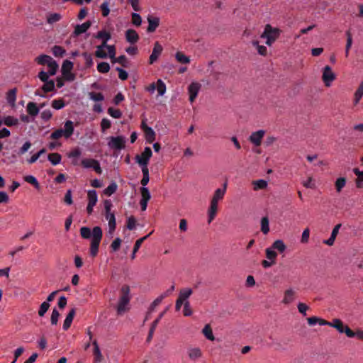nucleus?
I'll return each instance as SVG.
<instances>
[{
	"mask_svg": "<svg viewBox=\"0 0 363 363\" xmlns=\"http://www.w3.org/2000/svg\"><path fill=\"white\" fill-rule=\"evenodd\" d=\"M346 36H347V43L345 46V56L347 57L349 55L350 49L352 47V37L350 31L346 32Z\"/></svg>",
	"mask_w": 363,
	"mask_h": 363,
	"instance_id": "obj_52",
	"label": "nucleus"
},
{
	"mask_svg": "<svg viewBox=\"0 0 363 363\" xmlns=\"http://www.w3.org/2000/svg\"><path fill=\"white\" fill-rule=\"evenodd\" d=\"M121 291L122 294L116 308L118 315H122L128 310V305L130 301V288L128 286H122Z\"/></svg>",
	"mask_w": 363,
	"mask_h": 363,
	"instance_id": "obj_3",
	"label": "nucleus"
},
{
	"mask_svg": "<svg viewBox=\"0 0 363 363\" xmlns=\"http://www.w3.org/2000/svg\"><path fill=\"white\" fill-rule=\"evenodd\" d=\"M336 79L335 74L329 65L324 67L323 69L322 80L325 86L330 87L333 82Z\"/></svg>",
	"mask_w": 363,
	"mask_h": 363,
	"instance_id": "obj_9",
	"label": "nucleus"
},
{
	"mask_svg": "<svg viewBox=\"0 0 363 363\" xmlns=\"http://www.w3.org/2000/svg\"><path fill=\"white\" fill-rule=\"evenodd\" d=\"M188 356L190 359L195 361L202 357V352L199 347L190 348L188 350Z\"/></svg>",
	"mask_w": 363,
	"mask_h": 363,
	"instance_id": "obj_26",
	"label": "nucleus"
},
{
	"mask_svg": "<svg viewBox=\"0 0 363 363\" xmlns=\"http://www.w3.org/2000/svg\"><path fill=\"white\" fill-rule=\"evenodd\" d=\"M88 203L95 205L98 201V196L96 190H89L87 192Z\"/></svg>",
	"mask_w": 363,
	"mask_h": 363,
	"instance_id": "obj_38",
	"label": "nucleus"
},
{
	"mask_svg": "<svg viewBox=\"0 0 363 363\" xmlns=\"http://www.w3.org/2000/svg\"><path fill=\"white\" fill-rule=\"evenodd\" d=\"M142 172H143V177L140 181V183L143 185V187H145V186L148 184L149 180H150L148 168H143Z\"/></svg>",
	"mask_w": 363,
	"mask_h": 363,
	"instance_id": "obj_51",
	"label": "nucleus"
},
{
	"mask_svg": "<svg viewBox=\"0 0 363 363\" xmlns=\"http://www.w3.org/2000/svg\"><path fill=\"white\" fill-rule=\"evenodd\" d=\"M118 189V186L116 182H112L104 190V194L106 196H110L114 194Z\"/></svg>",
	"mask_w": 363,
	"mask_h": 363,
	"instance_id": "obj_44",
	"label": "nucleus"
},
{
	"mask_svg": "<svg viewBox=\"0 0 363 363\" xmlns=\"http://www.w3.org/2000/svg\"><path fill=\"white\" fill-rule=\"evenodd\" d=\"M89 98L94 101H101L104 99V95L101 92H90Z\"/></svg>",
	"mask_w": 363,
	"mask_h": 363,
	"instance_id": "obj_61",
	"label": "nucleus"
},
{
	"mask_svg": "<svg viewBox=\"0 0 363 363\" xmlns=\"http://www.w3.org/2000/svg\"><path fill=\"white\" fill-rule=\"evenodd\" d=\"M91 23L90 21H86L82 24H78L75 26L74 30L72 33V35L73 37H77L82 33H84L87 31V30L90 28Z\"/></svg>",
	"mask_w": 363,
	"mask_h": 363,
	"instance_id": "obj_16",
	"label": "nucleus"
},
{
	"mask_svg": "<svg viewBox=\"0 0 363 363\" xmlns=\"http://www.w3.org/2000/svg\"><path fill=\"white\" fill-rule=\"evenodd\" d=\"M280 33L281 30L279 28H273L271 25L267 24L261 38L266 39V44L271 46L279 38Z\"/></svg>",
	"mask_w": 363,
	"mask_h": 363,
	"instance_id": "obj_6",
	"label": "nucleus"
},
{
	"mask_svg": "<svg viewBox=\"0 0 363 363\" xmlns=\"http://www.w3.org/2000/svg\"><path fill=\"white\" fill-rule=\"evenodd\" d=\"M95 38L96 39L101 40L102 46H105V45H108V41L111 38V35L109 32L102 30L99 31L96 35Z\"/></svg>",
	"mask_w": 363,
	"mask_h": 363,
	"instance_id": "obj_17",
	"label": "nucleus"
},
{
	"mask_svg": "<svg viewBox=\"0 0 363 363\" xmlns=\"http://www.w3.org/2000/svg\"><path fill=\"white\" fill-rule=\"evenodd\" d=\"M308 323L310 325H315L319 324L320 325H326L329 324V322L316 316H312L307 318Z\"/></svg>",
	"mask_w": 363,
	"mask_h": 363,
	"instance_id": "obj_28",
	"label": "nucleus"
},
{
	"mask_svg": "<svg viewBox=\"0 0 363 363\" xmlns=\"http://www.w3.org/2000/svg\"><path fill=\"white\" fill-rule=\"evenodd\" d=\"M143 132L145 133L146 142L150 144L153 143L155 140V133L152 128L150 127H147Z\"/></svg>",
	"mask_w": 363,
	"mask_h": 363,
	"instance_id": "obj_31",
	"label": "nucleus"
},
{
	"mask_svg": "<svg viewBox=\"0 0 363 363\" xmlns=\"http://www.w3.org/2000/svg\"><path fill=\"white\" fill-rule=\"evenodd\" d=\"M261 231L263 234L267 235L269 232V218L265 216L261 219Z\"/></svg>",
	"mask_w": 363,
	"mask_h": 363,
	"instance_id": "obj_43",
	"label": "nucleus"
},
{
	"mask_svg": "<svg viewBox=\"0 0 363 363\" xmlns=\"http://www.w3.org/2000/svg\"><path fill=\"white\" fill-rule=\"evenodd\" d=\"M74 130V123L70 120H67L64 124V128L54 130L50 134V138L52 140H57L62 137H64L65 139H69L73 135Z\"/></svg>",
	"mask_w": 363,
	"mask_h": 363,
	"instance_id": "obj_2",
	"label": "nucleus"
},
{
	"mask_svg": "<svg viewBox=\"0 0 363 363\" xmlns=\"http://www.w3.org/2000/svg\"><path fill=\"white\" fill-rule=\"evenodd\" d=\"M16 93L17 89L16 88H13L12 89H10L6 93V100L7 102L11 104V106H13L15 104L16 100Z\"/></svg>",
	"mask_w": 363,
	"mask_h": 363,
	"instance_id": "obj_32",
	"label": "nucleus"
},
{
	"mask_svg": "<svg viewBox=\"0 0 363 363\" xmlns=\"http://www.w3.org/2000/svg\"><path fill=\"white\" fill-rule=\"evenodd\" d=\"M202 333L205 337L211 341L215 340L212 328L209 324H206L202 330Z\"/></svg>",
	"mask_w": 363,
	"mask_h": 363,
	"instance_id": "obj_33",
	"label": "nucleus"
},
{
	"mask_svg": "<svg viewBox=\"0 0 363 363\" xmlns=\"http://www.w3.org/2000/svg\"><path fill=\"white\" fill-rule=\"evenodd\" d=\"M116 54V48L114 45H105L102 46L100 44L96 47L94 55L100 59L113 58Z\"/></svg>",
	"mask_w": 363,
	"mask_h": 363,
	"instance_id": "obj_4",
	"label": "nucleus"
},
{
	"mask_svg": "<svg viewBox=\"0 0 363 363\" xmlns=\"http://www.w3.org/2000/svg\"><path fill=\"white\" fill-rule=\"evenodd\" d=\"M108 113L114 118H120L122 116V112L119 109H115L112 107L108 108Z\"/></svg>",
	"mask_w": 363,
	"mask_h": 363,
	"instance_id": "obj_58",
	"label": "nucleus"
},
{
	"mask_svg": "<svg viewBox=\"0 0 363 363\" xmlns=\"http://www.w3.org/2000/svg\"><path fill=\"white\" fill-rule=\"evenodd\" d=\"M41 89L44 93H48V92L53 91L55 89L54 81L50 79L48 82H45L44 84L41 87Z\"/></svg>",
	"mask_w": 363,
	"mask_h": 363,
	"instance_id": "obj_46",
	"label": "nucleus"
},
{
	"mask_svg": "<svg viewBox=\"0 0 363 363\" xmlns=\"http://www.w3.org/2000/svg\"><path fill=\"white\" fill-rule=\"evenodd\" d=\"M4 123L7 126H13L18 123V121L13 116H7L4 118Z\"/></svg>",
	"mask_w": 363,
	"mask_h": 363,
	"instance_id": "obj_56",
	"label": "nucleus"
},
{
	"mask_svg": "<svg viewBox=\"0 0 363 363\" xmlns=\"http://www.w3.org/2000/svg\"><path fill=\"white\" fill-rule=\"evenodd\" d=\"M52 52L55 57H62L65 55V50L60 45H55L52 48Z\"/></svg>",
	"mask_w": 363,
	"mask_h": 363,
	"instance_id": "obj_49",
	"label": "nucleus"
},
{
	"mask_svg": "<svg viewBox=\"0 0 363 363\" xmlns=\"http://www.w3.org/2000/svg\"><path fill=\"white\" fill-rule=\"evenodd\" d=\"M201 89V84L199 82H191L188 87L189 101L193 103L198 96Z\"/></svg>",
	"mask_w": 363,
	"mask_h": 363,
	"instance_id": "obj_13",
	"label": "nucleus"
},
{
	"mask_svg": "<svg viewBox=\"0 0 363 363\" xmlns=\"http://www.w3.org/2000/svg\"><path fill=\"white\" fill-rule=\"evenodd\" d=\"M80 235L84 239L91 238L90 255L95 257L99 252V247L102 239L103 233L99 226H95L92 230L88 227H82L80 228Z\"/></svg>",
	"mask_w": 363,
	"mask_h": 363,
	"instance_id": "obj_1",
	"label": "nucleus"
},
{
	"mask_svg": "<svg viewBox=\"0 0 363 363\" xmlns=\"http://www.w3.org/2000/svg\"><path fill=\"white\" fill-rule=\"evenodd\" d=\"M125 38L128 43L134 44L139 40V35L135 30L128 29L125 32Z\"/></svg>",
	"mask_w": 363,
	"mask_h": 363,
	"instance_id": "obj_21",
	"label": "nucleus"
},
{
	"mask_svg": "<svg viewBox=\"0 0 363 363\" xmlns=\"http://www.w3.org/2000/svg\"><path fill=\"white\" fill-rule=\"evenodd\" d=\"M226 188H227V183H224L223 188H218L215 191L214 194L211 199L218 201V202L220 201H221L224 198V196L225 194Z\"/></svg>",
	"mask_w": 363,
	"mask_h": 363,
	"instance_id": "obj_22",
	"label": "nucleus"
},
{
	"mask_svg": "<svg viewBox=\"0 0 363 363\" xmlns=\"http://www.w3.org/2000/svg\"><path fill=\"white\" fill-rule=\"evenodd\" d=\"M101 129L103 133H104L106 130L109 129L111 126V122L108 118H103L101 121Z\"/></svg>",
	"mask_w": 363,
	"mask_h": 363,
	"instance_id": "obj_64",
	"label": "nucleus"
},
{
	"mask_svg": "<svg viewBox=\"0 0 363 363\" xmlns=\"http://www.w3.org/2000/svg\"><path fill=\"white\" fill-rule=\"evenodd\" d=\"M25 182L32 184L36 189H40V184L36 178L33 175H27L23 177Z\"/></svg>",
	"mask_w": 363,
	"mask_h": 363,
	"instance_id": "obj_47",
	"label": "nucleus"
},
{
	"mask_svg": "<svg viewBox=\"0 0 363 363\" xmlns=\"http://www.w3.org/2000/svg\"><path fill=\"white\" fill-rule=\"evenodd\" d=\"M152 155V152L150 147H145L143 152L140 155H136L135 160L141 167V169L147 168V164Z\"/></svg>",
	"mask_w": 363,
	"mask_h": 363,
	"instance_id": "obj_8",
	"label": "nucleus"
},
{
	"mask_svg": "<svg viewBox=\"0 0 363 363\" xmlns=\"http://www.w3.org/2000/svg\"><path fill=\"white\" fill-rule=\"evenodd\" d=\"M92 344L94 345V363H101L103 359V356L101 354L97 341L94 340Z\"/></svg>",
	"mask_w": 363,
	"mask_h": 363,
	"instance_id": "obj_24",
	"label": "nucleus"
},
{
	"mask_svg": "<svg viewBox=\"0 0 363 363\" xmlns=\"http://www.w3.org/2000/svg\"><path fill=\"white\" fill-rule=\"evenodd\" d=\"M147 22H148V27H147V30L149 33H152L159 26L160 18L157 17H153V16H149L147 17Z\"/></svg>",
	"mask_w": 363,
	"mask_h": 363,
	"instance_id": "obj_19",
	"label": "nucleus"
},
{
	"mask_svg": "<svg viewBox=\"0 0 363 363\" xmlns=\"http://www.w3.org/2000/svg\"><path fill=\"white\" fill-rule=\"evenodd\" d=\"M50 308V303L48 302H43L41 305L40 306L39 310H38V315L40 317L44 316V315L46 313L48 310Z\"/></svg>",
	"mask_w": 363,
	"mask_h": 363,
	"instance_id": "obj_62",
	"label": "nucleus"
},
{
	"mask_svg": "<svg viewBox=\"0 0 363 363\" xmlns=\"http://www.w3.org/2000/svg\"><path fill=\"white\" fill-rule=\"evenodd\" d=\"M264 134L265 131L263 130L253 132L250 136V141L255 146H259Z\"/></svg>",
	"mask_w": 363,
	"mask_h": 363,
	"instance_id": "obj_15",
	"label": "nucleus"
},
{
	"mask_svg": "<svg viewBox=\"0 0 363 363\" xmlns=\"http://www.w3.org/2000/svg\"><path fill=\"white\" fill-rule=\"evenodd\" d=\"M162 51H163V47L159 42L156 41L154 43V47H153L152 53L149 57V64H150V65L154 64L158 60V58L161 55Z\"/></svg>",
	"mask_w": 363,
	"mask_h": 363,
	"instance_id": "obj_11",
	"label": "nucleus"
},
{
	"mask_svg": "<svg viewBox=\"0 0 363 363\" xmlns=\"http://www.w3.org/2000/svg\"><path fill=\"white\" fill-rule=\"evenodd\" d=\"M48 159L52 165H57L60 163L62 156L60 154L57 152H54L49 154L48 156Z\"/></svg>",
	"mask_w": 363,
	"mask_h": 363,
	"instance_id": "obj_36",
	"label": "nucleus"
},
{
	"mask_svg": "<svg viewBox=\"0 0 363 363\" xmlns=\"http://www.w3.org/2000/svg\"><path fill=\"white\" fill-rule=\"evenodd\" d=\"M296 298V292L292 289H289L285 291L282 303L284 304H289L292 303Z\"/></svg>",
	"mask_w": 363,
	"mask_h": 363,
	"instance_id": "obj_20",
	"label": "nucleus"
},
{
	"mask_svg": "<svg viewBox=\"0 0 363 363\" xmlns=\"http://www.w3.org/2000/svg\"><path fill=\"white\" fill-rule=\"evenodd\" d=\"M141 199L140 205L141 210L145 211L147 207L148 201L150 199L151 196L149 189L147 187L140 188Z\"/></svg>",
	"mask_w": 363,
	"mask_h": 363,
	"instance_id": "obj_12",
	"label": "nucleus"
},
{
	"mask_svg": "<svg viewBox=\"0 0 363 363\" xmlns=\"http://www.w3.org/2000/svg\"><path fill=\"white\" fill-rule=\"evenodd\" d=\"M111 62L113 64L118 63V64L121 65L123 67H127V65H128L127 57L123 55H120L118 57H116V55H114L113 58H111Z\"/></svg>",
	"mask_w": 363,
	"mask_h": 363,
	"instance_id": "obj_40",
	"label": "nucleus"
},
{
	"mask_svg": "<svg viewBox=\"0 0 363 363\" xmlns=\"http://www.w3.org/2000/svg\"><path fill=\"white\" fill-rule=\"evenodd\" d=\"M153 233V231H151L148 235L143 237V238H140V239L137 240L135 243V245H134V247H133V250H134V252H137L138 251V250L140 249V247H141V245L142 243Z\"/></svg>",
	"mask_w": 363,
	"mask_h": 363,
	"instance_id": "obj_60",
	"label": "nucleus"
},
{
	"mask_svg": "<svg viewBox=\"0 0 363 363\" xmlns=\"http://www.w3.org/2000/svg\"><path fill=\"white\" fill-rule=\"evenodd\" d=\"M175 58L181 64H189L190 62L189 57L185 55L182 52L180 51L176 52Z\"/></svg>",
	"mask_w": 363,
	"mask_h": 363,
	"instance_id": "obj_39",
	"label": "nucleus"
},
{
	"mask_svg": "<svg viewBox=\"0 0 363 363\" xmlns=\"http://www.w3.org/2000/svg\"><path fill=\"white\" fill-rule=\"evenodd\" d=\"M65 106V103L63 99H55L52 101V107L56 110H60Z\"/></svg>",
	"mask_w": 363,
	"mask_h": 363,
	"instance_id": "obj_55",
	"label": "nucleus"
},
{
	"mask_svg": "<svg viewBox=\"0 0 363 363\" xmlns=\"http://www.w3.org/2000/svg\"><path fill=\"white\" fill-rule=\"evenodd\" d=\"M35 60L38 65H47L48 66L53 61L52 58L47 55H40L37 57Z\"/></svg>",
	"mask_w": 363,
	"mask_h": 363,
	"instance_id": "obj_30",
	"label": "nucleus"
},
{
	"mask_svg": "<svg viewBox=\"0 0 363 363\" xmlns=\"http://www.w3.org/2000/svg\"><path fill=\"white\" fill-rule=\"evenodd\" d=\"M354 174L357 177L356 184L358 188L362 187V182H363V172L360 171L358 168L353 169Z\"/></svg>",
	"mask_w": 363,
	"mask_h": 363,
	"instance_id": "obj_50",
	"label": "nucleus"
},
{
	"mask_svg": "<svg viewBox=\"0 0 363 363\" xmlns=\"http://www.w3.org/2000/svg\"><path fill=\"white\" fill-rule=\"evenodd\" d=\"M266 257L268 259L275 263L277 254L272 247H269L266 249Z\"/></svg>",
	"mask_w": 363,
	"mask_h": 363,
	"instance_id": "obj_57",
	"label": "nucleus"
},
{
	"mask_svg": "<svg viewBox=\"0 0 363 363\" xmlns=\"http://www.w3.org/2000/svg\"><path fill=\"white\" fill-rule=\"evenodd\" d=\"M75 313H76L75 308H72L69 311V312L68 313V314L67 315L66 318L64 320V323H63V329L65 330H67L69 328V327L73 321Z\"/></svg>",
	"mask_w": 363,
	"mask_h": 363,
	"instance_id": "obj_23",
	"label": "nucleus"
},
{
	"mask_svg": "<svg viewBox=\"0 0 363 363\" xmlns=\"http://www.w3.org/2000/svg\"><path fill=\"white\" fill-rule=\"evenodd\" d=\"M73 69V63L66 60L63 62L62 65V72L64 76H67V74H70L72 69Z\"/></svg>",
	"mask_w": 363,
	"mask_h": 363,
	"instance_id": "obj_35",
	"label": "nucleus"
},
{
	"mask_svg": "<svg viewBox=\"0 0 363 363\" xmlns=\"http://www.w3.org/2000/svg\"><path fill=\"white\" fill-rule=\"evenodd\" d=\"M156 88L160 96H163L166 92V85L160 79L157 81Z\"/></svg>",
	"mask_w": 363,
	"mask_h": 363,
	"instance_id": "obj_53",
	"label": "nucleus"
},
{
	"mask_svg": "<svg viewBox=\"0 0 363 363\" xmlns=\"http://www.w3.org/2000/svg\"><path fill=\"white\" fill-rule=\"evenodd\" d=\"M126 138L123 135L108 138V146L113 150H121L125 147Z\"/></svg>",
	"mask_w": 363,
	"mask_h": 363,
	"instance_id": "obj_7",
	"label": "nucleus"
},
{
	"mask_svg": "<svg viewBox=\"0 0 363 363\" xmlns=\"http://www.w3.org/2000/svg\"><path fill=\"white\" fill-rule=\"evenodd\" d=\"M346 185V179L345 177H339L335 182L336 191L340 193Z\"/></svg>",
	"mask_w": 363,
	"mask_h": 363,
	"instance_id": "obj_45",
	"label": "nucleus"
},
{
	"mask_svg": "<svg viewBox=\"0 0 363 363\" xmlns=\"http://www.w3.org/2000/svg\"><path fill=\"white\" fill-rule=\"evenodd\" d=\"M26 111L30 116L35 117L39 113L40 108L35 102L30 101L27 104Z\"/></svg>",
	"mask_w": 363,
	"mask_h": 363,
	"instance_id": "obj_25",
	"label": "nucleus"
},
{
	"mask_svg": "<svg viewBox=\"0 0 363 363\" xmlns=\"http://www.w3.org/2000/svg\"><path fill=\"white\" fill-rule=\"evenodd\" d=\"M81 163L84 168H91L99 174H101L102 173V169L101 168L100 163L96 160L91 158H85L82 160Z\"/></svg>",
	"mask_w": 363,
	"mask_h": 363,
	"instance_id": "obj_10",
	"label": "nucleus"
},
{
	"mask_svg": "<svg viewBox=\"0 0 363 363\" xmlns=\"http://www.w3.org/2000/svg\"><path fill=\"white\" fill-rule=\"evenodd\" d=\"M345 333L348 337H356L359 340H363V330H357L356 332H354L350 328H347Z\"/></svg>",
	"mask_w": 363,
	"mask_h": 363,
	"instance_id": "obj_29",
	"label": "nucleus"
},
{
	"mask_svg": "<svg viewBox=\"0 0 363 363\" xmlns=\"http://www.w3.org/2000/svg\"><path fill=\"white\" fill-rule=\"evenodd\" d=\"M252 45L257 48V52L259 55L265 56L267 53V49L264 45H260L259 42L255 40L252 42Z\"/></svg>",
	"mask_w": 363,
	"mask_h": 363,
	"instance_id": "obj_54",
	"label": "nucleus"
},
{
	"mask_svg": "<svg viewBox=\"0 0 363 363\" xmlns=\"http://www.w3.org/2000/svg\"><path fill=\"white\" fill-rule=\"evenodd\" d=\"M326 325L335 328L340 333H345L346 328H349L347 325H345L341 320L337 318L333 319L332 322H329V324H326Z\"/></svg>",
	"mask_w": 363,
	"mask_h": 363,
	"instance_id": "obj_18",
	"label": "nucleus"
},
{
	"mask_svg": "<svg viewBox=\"0 0 363 363\" xmlns=\"http://www.w3.org/2000/svg\"><path fill=\"white\" fill-rule=\"evenodd\" d=\"M274 250H277L279 252H284L286 250V246L284 241L281 240H275L271 247Z\"/></svg>",
	"mask_w": 363,
	"mask_h": 363,
	"instance_id": "obj_34",
	"label": "nucleus"
},
{
	"mask_svg": "<svg viewBox=\"0 0 363 363\" xmlns=\"http://www.w3.org/2000/svg\"><path fill=\"white\" fill-rule=\"evenodd\" d=\"M104 206L105 209V217L108 222V232L111 234L114 232L116 227L115 214L111 211L113 204L111 200L106 199L104 201Z\"/></svg>",
	"mask_w": 363,
	"mask_h": 363,
	"instance_id": "obj_5",
	"label": "nucleus"
},
{
	"mask_svg": "<svg viewBox=\"0 0 363 363\" xmlns=\"http://www.w3.org/2000/svg\"><path fill=\"white\" fill-rule=\"evenodd\" d=\"M32 144L30 141H26L17 152V155L21 156L25 154L31 147Z\"/></svg>",
	"mask_w": 363,
	"mask_h": 363,
	"instance_id": "obj_63",
	"label": "nucleus"
},
{
	"mask_svg": "<svg viewBox=\"0 0 363 363\" xmlns=\"http://www.w3.org/2000/svg\"><path fill=\"white\" fill-rule=\"evenodd\" d=\"M218 201L211 200L208 209V223H211L216 218L218 212Z\"/></svg>",
	"mask_w": 363,
	"mask_h": 363,
	"instance_id": "obj_14",
	"label": "nucleus"
},
{
	"mask_svg": "<svg viewBox=\"0 0 363 363\" xmlns=\"http://www.w3.org/2000/svg\"><path fill=\"white\" fill-rule=\"evenodd\" d=\"M253 189L257 191L259 189H264L267 186V182L264 179H259L252 182Z\"/></svg>",
	"mask_w": 363,
	"mask_h": 363,
	"instance_id": "obj_42",
	"label": "nucleus"
},
{
	"mask_svg": "<svg viewBox=\"0 0 363 363\" xmlns=\"http://www.w3.org/2000/svg\"><path fill=\"white\" fill-rule=\"evenodd\" d=\"M192 289L190 288L182 289L179 294V298L186 301L189 297L192 294Z\"/></svg>",
	"mask_w": 363,
	"mask_h": 363,
	"instance_id": "obj_41",
	"label": "nucleus"
},
{
	"mask_svg": "<svg viewBox=\"0 0 363 363\" xmlns=\"http://www.w3.org/2000/svg\"><path fill=\"white\" fill-rule=\"evenodd\" d=\"M164 298V295H160L151 303L149 308V313H152L155 308L161 303L162 300Z\"/></svg>",
	"mask_w": 363,
	"mask_h": 363,
	"instance_id": "obj_59",
	"label": "nucleus"
},
{
	"mask_svg": "<svg viewBox=\"0 0 363 363\" xmlns=\"http://www.w3.org/2000/svg\"><path fill=\"white\" fill-rule=\"evenodd\" d=\"M96 68L99 72L105 74L109 72L110 65L106 62H101L98 63Z\"/></svg>",
	"mask_w": 363,
	"mask_h": 363,
	"instance_id": "obj_48",
	"label": "nucleus"
},
{
	"mask_svg": "<svg viewBox=\"0 0 363 363\" xmlns=\"http://www.w3.org/2000/svg\"><path fill=\"white\" fill-rule=\"evenodd\" d=\"M363 96V81L360 83L354 95V104L357 105Z\"/></svg>",
	"mask_w": 363,
	"mask_h": 363,
	"instance_id": "obj_37",
	"label": "nucleus"
},
{
	"mask_svg": "<svg viewBox=\"0 0 363 363\" xmlns=\"http://www.w3.org/2000/svg\"><path fill=\"white\" fill-rule=\"evenodd\" d=\"M82 155V151L79 147H75L67 153V157L72 160V164L77 165L78 164L77 159Z\"/></svg>",
	"mask_w": 363,
	"mask_h": 363,
	"instance_id": "obj_27",
	"label": "nucleus"
}]
</instances>
